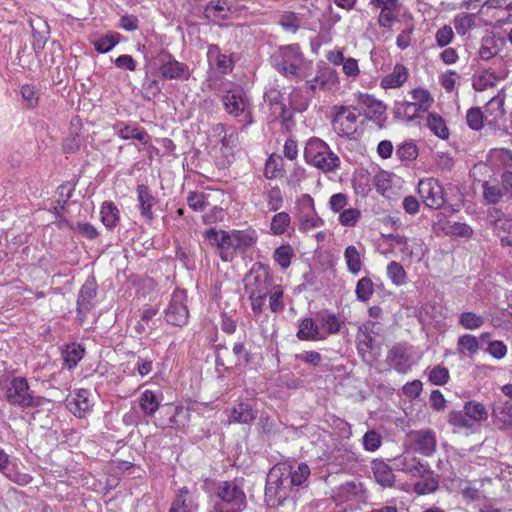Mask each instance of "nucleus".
Segmentation results:
<instances>
[{
    "instance_id": "f257e3e1",
    "label": "nucleus",
    "mask_w": 512,
    "mask_h": 512,
    "mask_svg": "<svg viewBox=\"0 0 512 512\" xmlns=\"http://www.w3.org/2000/svg\"><path fill=\"white\" fill-rule=\"evenodd\" d=\"M248 502L243 489L234 481L220 482L208 512H244Z\"/></svg>"
},
{
    "instance_id": "f03ea898",
    "label": "nucleus",
    "mask_w": 512,
    "mask_h": 512,
    "mask_svg": "<svg viewBox=\"0 0 512 512\" xmlns=\"http://www.w3.org/2000/svg\"><path fill=\"white\" fill-rule=\"evenodd\" d=\"M305 57L298 44L281 46L271 56L274 69L289 80L301 81Z\"/></svg>"
},
{
    "instance_id": "7ed1b4c3",
    "label": "nucleus",
    "mask_w": 512,
    "mask_h": 512,
    "mask_svg": "<svg viewBox=\"0 0 512 512\" xmlns=\"http://www.w3.org/2000/svg\"><path fill=\"white\" fill-rule=\"evenodd\" d=\"M296 489H293L284 476L283 466H273L266 479L264 501L268 508H277L283 506L289 499H294Z\"/></svg>"
},
{
    "instance_id": "20e7f679",
    "label": "nucleus",
    "mask_w": 512,
    "mask_h": 512,
    "mask_svg": "<svg viewBox=\"0 0 512 512\" xmlns=\"http://www.w3.org/2000/svg\"><path fill=\"white\" fill-rule=\"evenodd\" d=\"M305 161L323 173L335 172L340 167V158L329 145L317 137L310 138L304 148Z\"/></svg>"
},
{
    "instance_id": "39448f33",
    "label": "nucleus",
    "mask_w": 512,
    "mask_h": 512,
    "mask_svg": "<svg viewBox=\"0 0 512 512\" xmlns=\"http://www.w3.org/2000/svg\"><path fill=\"white\" fill-rule=\"evenodd\" d=\"M360 111L352 105H336L333 107L331 124L334 132L341 138L351 139L359 128Z\"/></svg>"
},
{
    "instance_id": "423d86ee",
    "label": "nucleus",
    "mask_w": 512,
    "mask_h": 512,
    "mask_svg": "<svg viewBox=\"0 0 512 512\" xmlns=\"http://www.w3.org/2000/svg\"><path fill=\"white\" fill-rule=\"evenodd\" d=\"M5 398L9 404L23 409L39 407L43 402L42 397L33 395L24 377H13L10 380Z\"/></svg>"
},
{
    "instance_id": "0eeeda50",
    "label": "nucleus",
    "mask_w": 512,
    "mask_h": 512,
    "mask_svg": "<svg viewBox=\"0 0 512 512\" xmlns=\"http://www.w3.org/2000/svg\"><path fill=\"white\" fill-rule=\"evenodd\" d=\"M225 111L246 127L253 123L252 105L247 95L240 89L229 90L222 97Z\"/></svg>"
},
{
    "instance_id": "6e6552de",
    "label": "nucleus",
    "mask_w": 512,
    "mask_h": 512,
    "mask_svg": "<svg viewBox=\"0 0 512 512\" xmlns=\"http://www.w3.org/2000/svg\"><path fill=\"white\" fill-rule=\"evenodd\" d=\"M243 282L246 294L268 295L273 285V276L267 265L256 262L245 275Z\"/></svg>"
},
{
    "instance_id": "1a4fd4ad",
    "label": "nucleus",
    "mask_w": 512,
    "mask_h": 512,
    "mask_svg": "<svg viewBox=\"0 0 512 512\" xmlns=\"http://www.w3.org/2000/svg\"><path fill=\"white\" fill-rule=\"evenodd\" d=\"M369 7L377 13V24L385 30H392L400 22L402 4L400 0H369Z\"/></svg>"
},
{
    "instance_id": "9d476101",
    "label": "nucleus",
    "mask_w": 512,
    "mask_h": 512,
    "mask_svg": "<svg viewBox=\"0 0 512 512\" xmlns=\"http://www.w3.org/2000/svg\"><path fill=\"white\" fill-rule=\"evenodd\" d=\"M164 317L168 324L177 327H183L189 319V310L187 307V294L184 290H175L164 311Z\"/></svg>"
},
{
    "instance_id": "9b49d317",
    "label": "nucleus",
    "mask_w": 512,
    "mask_h": 512,
    "mask_svg": "<svg viewBox=\"0 0 512 512\" xmlns=\"http://www.w3.org/2000/svg\"><path fill=\"white\" fill-rule=\"evenodd\" d=\"M418 193L424 204L432 209H440L446 199L444 188L435 178H425L418 183Z\"/></svg>"
},
{
    "instance_id": "f8f14e48",
    "label": "nucleus",
    "mask_w": 512,
    "mask_h": 512,
    "mask_svg": "<svg viewBox=\"0 0 512 512\" xmlns=\"http://www.w3.org/2000/svg\"><path fill=\"white\" fill-rule=\"evenodd\" d=\"M161 76L166 80H187L190 77L189 67L177 61L170 53L163 52L157 57Z\"/></svg>"
},
{
    "instance_id": "ddd939ff",
    "label": "nucleus",
    "mask_w": 512,
    "mask_h": 512,
    "mask_svg": "<svg viewBox=\"0 0 512 512\" xmlns=\"http://www.w3.org/2000/svg\"><path fill=\"white\" fill-rule=\"evenodd\" d=\"M158 411L159 416L155 420V424L162 429L179 428L184 425V419L188 414L183 406L172 403L161 405Z\"/></svg>"
},
{
    "instance_id": "4468645a",
    "label": "nucleus",
    "mask_w": 512,
    "mask_h": 512,
    "mask_svg": "<svg viewBox=\"0 0 512 512\" xmlns=\"http://www.w3.org/2000/svg\"><path fill=\"white\" fill-rule=\"evenodd\" d=\"M393 465L397 470L409 473L413 477H425L429 474L428 463L410 452H405L394 458Z\"/></svg>"
},
{
    "instance_id": "2eb2a0df",
    "label": "nucleus",
    "mask_w": 512,
    "mask_h": 512,
    "mask_svg": "<svg viewBox=\"0 0 512 512\" xmlns=\"http://www.w3.org/2000/svg\"><path fill=\"white\" fill-rule=\"evenodd\" d=\"M338 83L339 77L336 70L326 65H319L313 79L305 83V89L315 93L317 90H330Z\"/></svg>"
},
{
    "instance_id": "dca6fc26",
    "label": "nucleus",
    "mask_w": 512,
    "mask_h": 512,
    "mask_svg": "<svg viewBox=\"0 0 512 512\" xmlns=\"http://www.w3.org/2000/svg\"><path fill=\"white\" fill-rule=\"evenodd\" d=\"M264 101L273 111V113L282 120L283 124L288 126L292 123V111L283 102V94L275 87L266 89Z\"/></svg>"
},
{
    "instance_id": "f3484780",
    "label": "nucleus",
    "mask_w": 512,
    "mask_h": 512,
    "mask_svg": "<svg viewBox=\"0 0 512 512\" xmlns=\"http://www.w3.org/2000/svg\"><path fill=\"white\" fill-rule=\"evenodd\" d=\"M387 361L398 373L406 374L412 367V355L406 344L398 343L388 352Z\"/></svg>"
},
{
    "instance_id": "a211bd4d",
    "label": "nucleus",
    "mask_w": 512,
    "mask_h": 512,
    "mask_svg": "<svg viewBox=\"0 0 512 512\" xmlns=\"http://www.w3.org/2000/svg\"><path fill=\"white\" fill-rule=\"evenodd\" d=\"M91 392L88 389H77L74 395H70L66 399V407L78 418H84L92 410L93 402L91 401Z\"/></svg>"
},
{
    "instance_id": "6ab92c4d",
    "label": "nucleus",
    "mask_w": 512,
    "mask_h": 512,
    "mask_svg": "<svg viewBox=\"0 0 512 512\" xmlns=\"http://www.w3.org/2000/svg\"><path fill=\"white\" fill-rule=\"evenodd\" d=\"M415 449L424 456H431L437 445L436 434L431 429L414 430L408 434Z\"/></svg>"
},
{
    "instance_id": "aec40b11",
    "label": "nucleus",
    "mask_w": 512,
    "mask_h": 512,
    "mask_svg": "<svg viewBox=\"0 0 512 512\" xmlns=\"http://www.w3.org/2000/svg\"><path fill=\"white\" fill-rule=\"evenodd\" d=\"M508 71L503 68L495 70L492 67L479 69L473 76L472 85L476 91H483L493 87L500 80L506 78Z\"/></svg>"
},
{
    "instance_id": "412c9836",
    "label": "nucleus",
    "mask_w": 512,
    "mask_h": 512,
    "mask_svg": "<svg viewBox=\"0 0 512 512\" xmlns=\"http://www.w3.org/2000/svg\"><path fill=\"white\" fill-rule=\"evenodd\" d=\"M358 101L364 108L366 118L376 121L379 124V127H382L381 123L386 119V105L370 94H360Z\"/></svg>"
},
{
    "instance_id": "4be33fe9",
    "label": "nucleus",
    "mask_w": 512,
    "mask_h": 512,
    "mask_svg": "<svg viewBox=\"0 0 512 512\" xmlns=\"http://www.w3.org/2000/svg\"><path fill=\"white\" fill-rule=\"evenodd\" d=\"M494 426L501 431H507L512 428V403L510 401L499 400L494 403L491 412Z\"/></svg>"
},
{
    "instance_id": "5701e85b",
    "label": "nucleus",
    "mask_w": 512,
    "mask_h": 512,
    "mask_svg": "<svg viewBox=\"0 0 512 512\" xmlns=\"http://www.w3.org/2000/svg\"><path fill=\"white\" fill-rule=\"evenodd\" d=\"M399 251L402 255L403 261L408 260L410 262L419 263L425 257L428 252V248L422 239L417 237H407L405 244H402Z\"/></svg>"
},
{
    "instance_id": "b1692460",
    "label": "nucleus",
    "mask_w": 512,
    "mask_h": 512,
    "mask_svg": "<svg viewBox=\"0 0 512 512\" xmlns=\"http://www.w3.org/2000/svg\"><path fill=\"white\" fill-rule=\"evenodd\" d=\"M409 76V69L405 65L397 63L392 71L381 79L380 86L383 89L401 88L408 81Z\"/></svg>"
},
{
    "instance_id": "393cba45",
    "label": "nucleus",
    "mask_w": 512,
    "mask_h": 512,
    "mask_svg": "<svg viewBox=\"0 0 512 512\" xmlns=\"http://www.w3.org/2000/svg\"><path fill=\"white\" fill-rule=\"evenodd\" d=\"M313 94L310 90L305 89V86L295 87L291 90L288 95L289 106L287 107L291 109L292 117L295 112L302 113L308 109Z\"/></svg>"
},
{
    "instance_id": "a878e982",
    "label": "nucleus",
    "mask_w": 512,
    "mask_h": 512,
    "mask_svg": "<svg viewBox=\"0 0 512 512\" xmlns=\"http://www.w3.org/2000/svg\"><path fill=\"white\" fill-rule=\"evenodd\" d=\"M114 132L123 140L136 139L143 144L149 143L150 135L139 126H131L125 122L118 121L113 125Z\"/></svg>"
},
{
    "instance_id": "bb28decb",
    "label": "nucleus",
    "mask_w": 512,
    "mask_h": 512,
    "mask_svg": "<svg viewBox=\"0 0 512 512\" xmlns=\"http://www.w3.org/2000/svg\"><path fill=\"white\" fill-rule=\"evenodd\" d=\"M296 336L301 341L324 340V335L320 333V326L311 317H307L298 321V330Z\"/></svg>"
},
{
    "instance_id": "cd10ccee",
    "label": "nucleus",
    "mask_w": 512,
    "mask_h": 512,
    "mask_svg": "<svg viewBox=\"0 0 512 512\" xmlns=\"http://www.w3.org/2000/svg\"><path fill=\"white\" fill-rule=\"evenodd\" d=\"M371 469L375 481L382 487H392L395 483V475L392 467H390L385 461L375 459L371 462Z\"/></svg>"
},
{
    "instance_id": "c85d7f7f",
    "label": "nucleus",
    "mask_w": 512,
    "mask_h": 512,
    "mask_svg": "<svg viewBox=\"0 0 512 512\" xmlns=\"http://www.w3.org/2000/svg\"><path fill=\"white\" fill-rule=\"evenodd\" d=\"M136 192L141 216L151 221L154 218L152 207L157 202L156 198L152 195L149 187L144 184H139Z\"/></svg>"
},
{
    "instance_id": "c756f323",
    "label": "nucleus",
    "mask_w": 512,
    "mask_h": 512,
    "mask_svg": "<svg viewBox=\"0 0 512 512\" xmlns=\"http://www.w3.org/2000/svg\"><path fill=\"white\" fill-rule=\"evenodd\" d=\"M257 417V411L248 402H239L231 410L229 421L239 424H251Z\"/></svg>"
},
{
    "instance_id": "7c9ffc66",
    "label": "nucleus",
    "mask_w": 512,
    "mask_h": 512,
    "mask_svg": "<svg viewBox=\"0 0 512 512\" xmlns=\"http://www.w3.org/2000/svg\"><path fill=\"white\" fill-rule=\"evenodd\" d=\"M284 476L288 478L289 483L295 489L296 487L303 486L309 476L310 467L306 463H299L297 466H289L288 468L283 466Z\"/></svg>"
},
{
    "instance_id": "2f4dec72",
    "label": "nucleus",
    "mask_w": 512,
    "mask_h": 512,
    "mask_svg": "<svg viewBox=\"0 0 512 512\" xmlns=\"http://www.w3.org/2000/svg\"><path fill=\"white\" fill-rule=\"evenodd\" d=\"M422 113H425L423 110L418 108V106L412 101H397L394 106V116L397 119L410 123L415 119L419 118Z\"/></svg>"
},
{
    "instance_id": "473e14b6",
    "label": "nucleus",
    "mask_w": 512,
    "mask_h": 512,
    "mask_svg": "<svg viewBox=\"0 0 512 512\" xmlns=\"http://www.w3.org/2000/svg\"><path fill=\"white\" fill-rule=\"evenodd\" d=\"M233 240L234 251L239 253H245L249 248L253 247L256 244L258 236L256 231L253 229L234 230Z\"/></svg>"
},
{
    "instance_id": "72a5a7b5",
    "label": "nucleus",
    "mask_w": 512,
    "mask_h": 512,
    "mask_svg": "<svg viewBox=\"0 0 512 512\" xmlns=\"http://www.w3.org/2000/svg\"><path fill=\"white\" fill-rule=\"evenodd\" d=\"M197 507L187 487H183L172 502L169 512H194Z\"/></svg>"
},
{
    "instance_id": "f704fd0d",
    "label": "nucleus",
    "mask_w": 512,
    "mask_h": 512,
    "mask_svg": "<svg viewBox=\"0 0 512 512\" xmlns=\"http://www.w3.org/2000/svg\"><path fill=\"white\" fill-rule=\"evenodd\" d=\"M463 409L466 411L468 418L471 419L473 427L475 423H481L488 419L489 412L486 406L476 400H470L464 403Z\"/></svg>"
},
{
    "instance_id": "c9c22d12",
    "label": "nucleus",
    "mask_w": 512,
    "mask_h": 512,
    "mask_svg": "<svg viewBox=\"0 0 512 512\" xmlns=\"http://www.w3.org/2000/svg\"><path fill=\"white\" fill-rule=\"evenodd\" d=\"M85 349L79 343L67 344L65 349L62 351V358L64 365L68 369H73L81 361L84 356Z\"/></svg>"
},
{
    "instance_id": "e433bc0d",
    "label": "nucleus",
    "mask_w": 512,
    "mask_h": 512,
    "mask_svg": "<svg viewBox=\"0 0 512 512\" xmlns=\"http://www.w3.org/2000/svg\"><path fill=\"white\" fill-rule=\"evenodd\" d=\"M139 406L143 414L147 417H154L160 409L161 404L155 392L145 390L139 398Z\"/></svg>"
},
{
    "instance_id": "4c0bfd02",
    "label": "nucleus",
    "mask_w": 512,
    "mask_h": 512,
    "mask_svg": "<svg viewBox=\"0 0 512 512\" xmlns=\"http://www.w3.org/2000/svg\"><path fill=\"white\" fill-rule=\"evenodd\" d=\"M207 58L210 65H215L223 74L227 73L231 68V60L220 52L217 45H210L208 47Z\"/></svg>"
},
{
    "instance_id": "58836bf2",
    "label": "nucleus",
    "mask_w": 512,
    "mask_h": 512,
    "mask_svg": "<svg viewBox=\"0 0 512 512\" xmlns=\"http://www.w3.org/2000/svg\"><path fill=\"white\" fill-rule=\"evenodd\" d=\"M498 52L499 44L498 39L495 36L489 35L482 38L480 47L477 52L480 59L484 61L494 59Z\"/></svg>"
},
{
    "instance_id": "ea45409f",
    "label": "nucleus",
    "mask_w": 512,
    "mask_h": 512,
    "mask_svg": "<svg viewBox=\"0 0 512 512\" xmlns=\"http://www.w3.org/2000/svg\"><path fill=\"white\" fill-rule=\"evenodd\" d=\"M324 220L318 215L317 211L298 214V229L300 232L307 233L313 229L324 226Z\"/></svg>"
},
{
    "instance_id": "a19ab883",
    "label": "nucleus",
    "mask_w": 512,
    "mask_h": 512,
    "mask_svg": "<svg viewBox=\"0 0 512 512\" xmlns=\"http://www.w3.org/2000/svg\"><path fill=\"white\" fill-rule=\"evenodd\" d=\"M100 214L102 223L108 229H112L118 225L120 212L113 202H104L101 206Z\"/></svg>"
},
{
    "instance_id": "79ce46f5",
    "label": "nucleus",
    "mask_w": 512,
    "mask_h": 512,
    "mask_svg": "<svg viewBox=\"0 0 512 512\" xmlns=\"http://www.w3.org/2000/svg\"><path fill=\"white\" fill-rule=\"evenodd\" d=\"M344 259L347 269L351 274L357 275L361 271L363 265L362 255L354 245H349L345 248Z\"/></svg>"
},
{
    "instance_id": "37998d69",
    "label": "nucleus",
    "mask_w": 512,
    "mask_h": 512,
    "mask_svg": "<svg viewBox=\"0 0 512 512\" xmlns=\"http://www.w3.org/2000/svg\"><path fill=\"white\" fill-rule=\"evenodd\" d=\"M320 333L324 335V340L329 335L337 334L341 328V322L335 314H324L320 316L319 323Z\"/></svg>"
},
{
    "instance_id": "c03bdc74",
    "label": "nucleus",
    "mask_w": 512,
    "mask_h": 512,
    "mask_svg": "<svg viewBox=\"0 0 512 512\" xmlns=\"http://www.w3.org/2000/svg\"><path fill=\"white\" fill-rule=\"evenodd\" d=\"M426 125L437 137L441 139H447L449 137V129L446 122L439 114L434 112L429 113Z\"/></svg>"
},
{
    "instance_id": "a18cd8bd",
    "label": "nucleus",
    "mask_w": 512,
    "mask_h": 512,
    "mask_svg": "<svg viewBox=\"0 0 512 512\" xmlns=\"http://www.w3.org/2000/svg\"><path fill=\"white\" fill-rule=\"evenodd\" d=\"M504 99L496 96L492 97L485 105V119L489 122H497L504 115Z\"/></svg>"
},
{
    "instance_id": "49530a36",
    "label": "nucleus",
    "mask_w": 512,
    "mask_h": 512,
    "mask_svg": "<svg viewBox=\"0 0 512 512\" xmlns=\"http://www.w3.org/2000/svg\"><path fill=\"white\" fill-rule=\"evenodd\" d=\"M447 422L457 430H473V423L468 418L466 411L451 410L447 415Z\"/></svg>"
},
{
    "instance_id": "de8ad7c7",
    "label": "nucleus",
    "mask_w": 512,
    "mask_h": 512,
    "mask_svg": "<svg viewBox=\"0 0 512 512\" xmlns=\"http://www.w3.org/2000/svg\"><path fill=\"white\" fill-rule=\"evenodd\" d=\"M412 102L415 103L418 108L427 112L432 106L434 99L431 93L424 88H415L409 92Z\"/></svg>"
},
{
    "instance_id": "09e8293b",
    "label": "nucleus",
    "mask_w": 512,
    "mask_h": 512,
    "mask_svg": "<svg viewBox=\"0 0 512 512\" xmlns=\"http://www.w3.org/2000/svg\"><path fill=\"white\" fill-rule=\"evenodd\" d=\"M458 352L464 355L472 356L479 350V343L475 336L465 334L458 339Z\"/></svg>"
},
{
    "instance_id": "8fccbe9b",
    "label": "nucleus",
    "mask_w": 512,
    "mask_h": 512,
    "mask_svg": "<svg viewBox=\"0 0 512 512\" xmlns=\"http://www.w3.org/2000/svg\"><path fill=\"white\" fill-rule=\"evenodd\" d=\"M291 223L290 215L286 212H279L272 217L270 232L273 235H282L286 232Z\"/></svg>"
},
{
    "instance_id": "3c124183",
    "label": "nucleus",
    "mask_w": 512,
    "mask_h": 512,
    "mask_svg": "<svg viewBox=\"0 0 512 512\" xmlns=\"http://www.w3.org/2000/svg\"><path fill=\"white\" fill-rule=\"evenodd\" d=\"M421 478L422 480L418 481L414 485V490L418 494H428L437 490L439 482L438 479L434 476L433 471L429 469V474Z\"/></svg>"
},
{
    "instance_id": "603ef678",
    "label": "nucleus",
    "mask_w": 512,
    "mask_h": 512,
    "mask_svg": "<svg viewBox=\"0 0 512 512\" xmlns=\"http://www.w3.org/2000/svg\"><path fill=\"white\" fill-rule=\"evenodd\" d=\"M387 277L394 285L400 286L405 283L407 274L404 267L399 262L391 261L387 265Z\"/></svg>"
},
{
    "instance_id": "864d4df0",
    "label": "nucleus",
    "mask_w": 512,
    "mask_h": 512,
    "mask_svg": "<svg viewBox=\"0 0 512 512\" xmlns=\"http://www.w3.org/2000/svg\"><path fill=\"white\" fill-rule=\"evenodd\" d=\"M119 34L112 33L102 36L93 41L94 48L99 53H107L111 51L119 42Z\"/></svg>"
},
{
    "instance_id": "5fc2aeb1",
    "label": "nucleus",
    "mask_w": 512,
    "mask_h": 512,
    "mask_svg": "<svg viewBox=\"0 0 512 512\" xmlns=\"http://www.w3.org/2000/svg\"><path fill=\"white\" fill-rule=\"evenodd\" d=\"M374 293L373 282L368 277H363L356 284L355 294L359 301L367 302Z\"/></svg>"
},
{
    "instance_id": "6e6d98bb",
    "label": "nucleus",
    "mask_w": 512,
    "mask_h": 512,
    "mask_svg": "<svg viewBox=\"0 0 512 512\" xmlns=\"http://www.w3.org/2000/svg\"><path fill=\"white\" fill-rule=\"evenodd\" d=\"M475 16L471 13H460L454 18L453 24L459 35H465L474 25Z\"/></svg>"
},
{
    "instance_id": "4d7b16f0",
    "label": "nucleus",
    "mask_w": 512,
    "mask_h": 512,
    "mask_svg": "<svg viewBox=\"0 0 512 512\" xmlns=\"http://www.w3.org/2000/svg\"><path fill=\"white\" fill-rule=\"evenodd\" d=\"M2 474L10 481L21 486H26L33 480V477L30 474L20 472L17 467L11 463L8 466V470H5Z\"/></svg>"
},
{
    "instance_id": "13d9d810",
    "label": "nucleus",
    "mask_w": 512,
    "mask_h": 512,
    "mask_svg": "<svg viewBox=\"0 0 512 512\" xmlns=\"http://www.w3.org/2000/svg\"><path fill=\"white\" fill-rule=\"evenodd\" d=\"M283 171V161L281 157L271 155L265 164L264 175L268 179L279 177Z\"/></svg>"
},
{
    "instance_id": "bf43d9fd",
    "label": "nucleus",
    "mask_w": 512,
    "mask_h": 512,
    "mask_svg": "<svg viewBox=\"0 0 512 512\" xmlns=\"http://www.w3.org/2000/svg\"><path fill=\"white\" fill-rule=\"evenodd\" d=\"M459 324L468 330L479 329L484 324V318L474 312H463L459 316Z\"/></svg>"
},
{
    "instance_id": "052dcab7",
    "label": "nucleus",
    "mask_w": 512,
    "mask_h": 512,
    "mask_svg": "<svg viewBox=\"0 0 512 512\" xmlns=\"http://www.w3.org/2000/svg\"><path fill=\"white\" fill-rule=\"evenodd\" d=\"M396 156L401 161H414L418 156V147L413 142H404L396 149Z\"/></svg>"
},
{
    "instance_id": "680f3d73",
    "label": "nucleus",
    "mask_w": 512,
    "mask_h": 512,
    "mask_svg": "<svg viewBox=\"0 0 512 512\" xmlns=\"http://www.w3.org/2000/svg\"><path fill=\"white\" fill-rule=\"evenodd\" d=\"M279 24L288 32L295 33L301 27L298 15L292 11H286L280 16Z\"/></svg>"
},
{
    "instance_id": "e2e57ef3",
    "label": "nucleus",
    "mask_w": 512,
    "mask_h": 512,
    "mask_svg": "<svg viewBox=\"0 0 512 512\" xmlns=\"http://www.w3.org/2000/svg\"><path fill=\"white\" fill-rule=\"evenodd\" d=\"M293 256V249L290 245H281L276 248L273 254L274 260L280 265L282 269H287L291 264Z\"/></svg>"
},
{
    "instance_id": "0e129e2a",
    "label": "nucleus",
    "mask_w": 512,
    "mask_h": 512,
    "mask_svg": "<svg viewBox=\"0 0 512 512\" xmlns=\"http://www.w3.org/2000/svg\"><path fill=\"white\" fill-rule=\"evenodd\" d=\"M482 188L483 198L489 204H498L502 200L503 196H505L498 185H492L488 182H484Z\"/></svg>"
},
{
    "instance_id": "69168bd1",
    "label": "nucleus",
    "mask_w": 512,
    "mask_h": 512,
    "mask_svg": "<svg viewBox=\"0 0 512 512\" xmlns=\"http://www.w3.org/2000/svg\"><path fill=\"white\" fill-rule=\"evenodd\" d=\"M443 231L446 235H454L466 238L471 237L473 234L472 228L469 225L461 222L447 223L443 228Z\"/></svg>"
},
{
    "instance_id": "338daca9",
    "label": "nucleus",
    "mask_w": 512,
    "mask_h": 512,
    "mask_svg": "<svg viewBox=\"0 0 512 512\" xmlns=\"http://www.w3.org/2000/svg\"><path fill=\"white\" fill-rule=\"evenodd\" d=\"M361 218V212L356 208H347L343 210L338 217L342 226L354 227Z\"/></svg>"
},
{
    "instance_id": "774afa93",
    "label": "nucleus",
    "mask_w": 512,
    "mask_h": 512,
    "mask_svg": "<svg viewBox=\"0 0 512 512\" xmlns=\"http://www.w3.org/2000/svg\"><path fill=\"white\" fill-rule=\"evenodd\" d=\"M449 378V370L440 365L433 367L429 372V381L437 386L445 385Z\"/></svg>"
}]
</instances>
